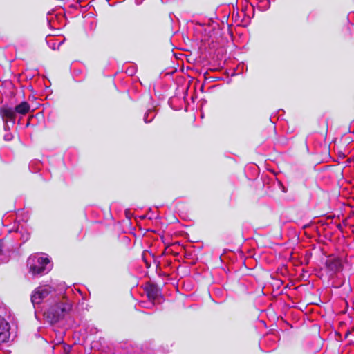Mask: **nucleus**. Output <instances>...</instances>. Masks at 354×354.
<instances>
[{"mask_svg": "<svg viewBox=\"0 0 354 354\" xmlns=\"http://www.w3.org/2000/svg\"><path fill=\"white\" fill-rule=\"evenodd\" d=\"M28 118H30V115L28 116ZM31 118H33V115H31Z\"/></svg>", "mask_w": 354, "mask_h": 354, "instance_id": "25", "label": "nucleus"}, {"mask_svg": "<svg viewBox=\"0 0 354 354\" xmlns=\"http://www.w3.org/2000/svg\"><path fill=\"white\" fill-rule=\"evenodd\" d=\"M339 156H343L344 158V157H346V153H342L341 152H339Z\"/></svg>", "mask_w": 354, "mask_h": 354, "instance_id": "18", "label": "nucleus"}, {"mask_svg": "<svg viewBox=\"0 0 354 354\" xmlns=\"http://www.w3.org/2000/svg\"><path fill=\"white\" fill-rule=\"evenodd\" d=\"M37 264L35 263L34 259L28 260L29 272L33 274H41L46 270V266L50 263V260L47 257H39L37 259Z\"/></svg>", "mask_w": 354, "mask_h": 354, "instance_id": "3", "label": "nucleus"}, {"mask_svg": "<svg viewBox=\"0 0 354 354\" xmlns=\"http://www.w3.org/2000/svg\"><path fill=\"white\" fill-rule=\"evenodd\" d=\"M63 44V41H59L57 44H57L55 41H48V44H49V46L50 48H52L53 50H56L57 48H59V47Z\"/></svg>", "mask_w": 354, "mask_h": 354, "instance_id": "13", "label": "nucleus"}, {"mask_svg": "<svg viewBox=\"0 0 354 354\" xmlns=\"http://www.w3.org/2000/svg\"><path fill=\"white\" fill-rule=\"evenodd\" d=\"M71 304L66 301H61L52 306L44 315L51 324L58 322L69 313Z\"/></svg>", "mask_w": 354, "mask_h": 354, "instance_id": "1", "label": "nucleus"}, {"mask_svg": "<svg viewBox=\"0 0 354 354\" xmlns=\"http://www.w3.org/2000/svg\"><path fill=\"white\" fill-rule=\"evenodd\" d=\"M346 142H350L352 141V138L350 136H347L345 138Z\"/></svg>", "mask_w": 354, "mask_h": 354, "instance_id": "17", "label": "nucleus"}, {"mask_svg": "<svg viewBox=\"0 0 354 354\" xmlns=\"http://www.w3.org/2000/svg\"><path fill=\"white\" fill-rule=\"evenodd\" d=\"M19 113H21L22 115H25L28 112H25V111H23V112H19Z\"/></svg>", "mask_w": 354, "mask_h": 354, "instance_id": "20", "label": "nucleus"}, {"mask_svg": "<svg viewBox=\"0 0 354 354\" xmlns=\"http://www.w3.org/2000/svg\"><path fill=\"white\" fill-rule=\"evenodd\" d=\"M1 111H8V110H7V109H1Z\"/></svg>", "mask_w": 354, "mask_h": 354, "instance_id": "24", "label": "nucleus"}, {"mask_svg": "<svg viewBox=\"0 0 354 354\" xmlns=\"http://www.w3.org/2000/svg\"><path fill=\"white\" fill-rule=\"evenodd\" d=\"M47 20H48V23L50 24V23H51V19H50L48 17V18H47Z\"/></svg>", "mask_w": 354, "mask_h": 354, "instance_id": "19", "label": "nucleus"}, {"mask_svg": "<svg viewBox=\"0 0 354 354\" xmlns=\"http://www.w3.org/2000/svg\"><path fill=\"white\" fill-rule=\"evenodd\" d=\"M50 293V290L48 288L38 287L31 295V301L33 304H39Z\"/></svg>", "mask_w": 354, "mask_h": 354, "instance_id": "4", "label": "nucleus"}, {"mask_svg": "<svg viewBox=\"0 0 354 354\" xmlns=\"http://www.w3.org/2000/svg\"><path fill=\"white\" fill-rule=\"evenodd\" d=\"M325 266L328 271L337 272L342 270V263L339 257L330 256L328 257L325 262Z\"/></svg>", "mask_w": 354, "mask_h": 354, "instance_id": "5", "label": "nucleus"}, {"mask_svg": "<svg viewBox=\"0 0 354 354\" xmlns=\"http://www.w3.org/2000/svg\"><path fill=\"white\" fill-rule=\"evenodd\" d=\"M127 73L130 75H132L134 74L135 73V69L133 67L131 68H129L127 71Z\"/></svg>", "mask_w": 354, "mask_h": 354, "instance_id": "15", "label": "nucleus"}, {"mask_svg": "<svg viewBox=\"0 0 354 354\" xmlns=\"http://www.w3.org/2000/svg\"><path fill=\"white\" fill-rule=\"evenodd\" d=\"M291 150L294 155H306L308 153L306 138L304 136H295L292 138Z\"/></svg>", "mask_w": 354, "mask_h": 354, "instance_id": "2", "label": "nucleus"}, {"mask_svg": "<svg viewBox=\"0 0 354 354\" xmlns=\"http://www.w3.org/2000/svg\"><path fill=\"white\" fill-rule=\"evenodd\" d=\"M2 252V245L0 243V253Z\"/></svg>", "mask_w": 354, "mask_h": 354, "instance_id": "21", "label": "nucleus"}, {"mask_svg": "<svg viewBox=\"0 0 354 354\" xmlns=\"http://www.w3.org/2000/svg\"><path fill=\"white\" fill-rule=\"evenodd\" d=\"M270 6V0H260L259 4V10L262 11L267 10Z\"/></svg>", "mask_w": 354, "mask_h": 354, "instance_id": "10", "label": "nucleus"}, {"mask_svg": "<svg viewBox=\"0 0 354 354\" xmlns=\"http://www.w3.org/2000/svg\"><path fill=\"white\" fill-rule=\"evenodd\" d=\"M72 349V346L69 344H64V352L65 354H68Z\"/></svg>", "mask_w": 354, "mask_h": 354, "instance_id": "14", "label": "nucleus"}, {"mask_svg": "<svg viewBox=\"0 0 354 354\" xmlns=\"http://www.w3.org/2000/svg\"><path fill=\"white\" fill-rule=\"evenodd\" d=\"M147 111H152V109H148Z\"/></svg>", "mask_w": 354, "mask_h": 354, "instance_id": "23", "label": "nucleus"}, {"mask_svg": "<svg viewBox=\"0 0 354 354\" xmlns=\"http://www.w3.org/2000/svg\"><path fill=\"white\" fill-rule=\"evenodd\" d=\"M147 295L150 299H156L160 295V290L156 285H150L147 288Z\"/></svg>", "mask_w": 354, "mask_h": 354, "instance_id": "9", "label": "nucleus"}, {"mask_svg": "<svg viewBox=\"0 0 354 354\" xmlns=\"http://www.w3.org/2000/svg\"><path fill=\"white\" fill-rule=\"evenodd\" d=\"M16 112H0V119L9 127L10 124L13 126L15 122Z\"/></svg>", "mask_w": 354, "mask_h": 354, "instance_id": "8", "label": "nucleus"}, {"mask_svg": "<svg viewBox=\"0 0 354 354\" xmlns=\"http://www.w3.org/2000/svg\"><path fill=\"white\" fill-rule=\"evenodd\" d=\"M308 296L309 299L310 300V304L317 305L319 304V302L321 301L319 297H317V295H315L314 294L309 293Z\"/></svg>", "mask_w": 354, "mask_h": 354, "instance_id": "12", "label": "nucleus"}, {"mask_svg": "<svg viewBox=\"0 0 354 354\" xmlns=\"http://www.w3.org/2000/svg\"><path fill=\"white\" fill-rule=\"evenodd\" d=\"M10 336L8 322L0 315V342H6Z\"/></svg>", "mask_w": 354, "mask_h": 354, "instance_id": "6", "label": "nucleus"}, {"mask_svg": "<svg viewBox=\"0 0 354 354\" xmlns=\"http://www.w3.org/2000/svg\"><path fill=\"white\" fill-rule=\"evenodd\" d=\"M35 117L38 119H43L44 118L43 112H37V113L35 115Z\"/></svg>", "mask_w": 354, "mask_h": 354, "instance_id": "16", "label": "nucleus"}, {"mask_svg": "<svg viewBox=\"0 0 354 354\" xmlns=\"http://www.w3.org/2000/svg\"><path fill=\"white\" fill-rule=\"evenodd\" d=\"M44 104H40L37 102H32L30 104L23 102L15 107V111H35L39 109L41 106H44ZM43 107L42 111L44 110Z\"/></svg>", "mask_w": 354, "mask_h": 354, "instance_id": "7", "label": "nucleus"}, {"mask_svg": "<svg viewBox=\"0 0 354 354\" xmlns=\"http://www.w3.org/2000/svg\"><path fill=\"white\" fill-rule=\"evenodd\" d=\"M201 117L202 118L204 117V115H203V112H201Z\"/></svg>", "mask_w": 354, "mask_h": 354, "instance_id": "22", "label": "nucleus"}, {"mask_svg": "<svg viewBox=\"0 0 354 354\" xmlns=\"http://www.w3.org/2000/svg\"><path fill=\"white\" fill-rule=\"evenodd\" d=\"M328 129V120L326 119L324 122V127L322 129H321L319 128H315V130L319 132L320 133L323 134L324 136V137L326 138L327 136Z\"/></svg>", "mask_w": 354, "mask_h": 354, "instance_id": "11", "label": "nucleus"}]
</instances>
